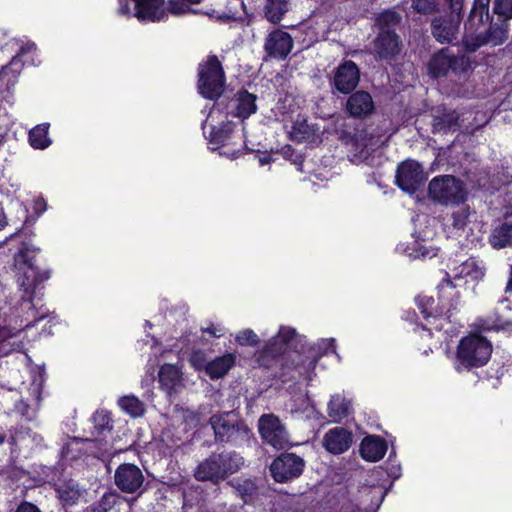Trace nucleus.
<instances>
[{"instance_id":"nucleus-1","label":"nucleus","mask_w":512,"mask_h":512,"mask_svg":"<svg viewBox=\"0 0 512 512\" xmlns=\"http://www.w3.org/2000/svg\"><path fill=\"white\" fill-rule=\"evenodd\" d=\"M36 251L24 245L15 255L13 263L14 278L23 292L22 299L31 301L39 286L49 278V273L41 271L35 264Z\"/></svg>"},{"instance_id":"nucleus-2","label":"nucleus","mask_w":512,"mask_h":512,"mask_svg":"<svg viewBox=\"0 0 512 512\" xmlns=\"http://www.w3.org/2000/svg\"><path fill=\"white\" fill-rule=\"evenodd\" d=\"M225 73L220 60L215 55H209L198 66L199 93L207 99L220 97L225 87Z\"/></svg>"},{"instance_id":"nucleus-3","label":"nucleus","mask_w":512,"mask_h":512,"mask_svg":"<svg viewBox=\"0 0 512 512\" xmlns=\"http://www.w3.org/2000/svg\"><path fill=\"white\" fill-rule=\"evenodd\" d=\"M209 422L217 442L238 445L250 437L248 426L233 411L214 414Z\"/></svg>"},{"instance_id":"nucleus-4","label":"nucleus","mask_w":512,"mask_h":512,"mask_svg":"<svg viewBox=\"0 0 512 512\" xmlns=\"http://www.w3.org/2000/svg\"><path fill=\"white\" fill-rule=\"evenodd\" d=\"M429 198L442 205H459L466 201L467 190L462 181L452 175L434 177L428 185Z\"/></svg>"},{"instance_id":"nucleus-5","label":"nucleus","mask_w":512,"mask_h":512,"mask_svg":"<svg viewBox=\"0 0 512 512\" xmlns=\"http://www.w3.org/2000/svg\"><path fill=\"white\" fill-rule=\"evenodd\" d=\"M491 354V343L485 337L477 334L462 338L457 347V360L467 369L484 366L489 361Z\"/></svg>"},{"instance_id":"nucleus-6","label":"nucleus","mask_w":512,"mask_h":512,"mask_svg":"<svg viewBox=\"0 0 512 512\" xmlns=\"http://www.w3.org/2000/svg\"><path fill=\"white\" fill-rule=\"evenodd\" d=\"M463 0H450V12L432 20V34L440 43H450L456 38L462 20Z\"/></svg>"},{"instance_id":"nucleus-7","label":"nucleus","mask_w":512,"mask_h":512,"mask_svg":"<svg viewBox=\"0 0 512 512\" xmlns=\"http://www.w3.org/2000/svg\"><path fill=\"white\" fill-rule=\"evenodd\" d=\"M120 15L156 22L165 16L164 0H119Z\"/></svg>"},{"instance_id":"nucleus-8","label":"nucleus","mask_w":512,"mask_h":512,"mask_svg":"<svg viewBox=\"0 0 512 512\" xmlns=\"http://www.w3.org/2000/svg\"><path fill=\"white\" fill-rule=\"evenodd\" d=\"M259 433L263 441L276 449L289 446V434L278 416L263 414L258 420Z\"/></svg>"},{"instance_id":"nucleus-9","label":"nucleus","mask_w":512,"mask_h":512,"mask_svg":"<svg viewBox=\"0 0 512 512\" xmlns=\"http://www.w3.org/2000/svg\"><path fill=\"white\" fill-rule=\"evenodd\" d=\"M304 461L293 453H284L277 457L270 466V471L277 482H286L300 476Z\"/></svg>"},{"instance_id":"nucleus-10","label":"nucleus","mask_w":512,"mask_h":512,"mask_svg":"<svg viewBox=\"0 0 512 512\" xmlns=\"http://www.w3.org/2000/svg\"><path fill=\"white\" fill-rule=\"evenodd\" d=\"M395 178L399 188L410 194L414 193L426 179L422 166L414 160L402 162L397 168Z\"/></svg>"},{"instance_id":"nucleus-11","label":"nucleus","mask_w":512,"mask_h":512,"mask_svg":"<svg viewBox=\"0 0 512 512\" xmlns=\"http://www.w3.org/2000/svg\"><path fill=\"white\" fill-rule=\"evenodd\" d=\"M114 481L122 492L135 493L142 487L144 475L137 465L124 463L116 469Z\"/></svg>"},{"instance_id":"nucleus-12","label":"nucleus","mask_w":512,"mask_h":512,"mask_svg":"<svg viewBox=\"0 0 512 512\" xmlns=\"http://www.w3.org/2000/svg\"><path fill=\"white\" fill-rule=\"evenodd\" d=\"M360 80L358 66L351 60L344 61L334 71L333 86L342 94L352 92Z\"/></svg>"},{"instance_id":"nucleus-13","label":"nucleus","mask_w":512,"mask_h":512,"mask_svg":"<svg viewBox=\"0 0 512 512\" xmlns=\"http://www.w3.org/2000/svg\"><path fill=\"white\" fill-rule=\"evenodd\" d=\"M293 48V39L285 31L276 29L266 38L264 44L265 52L273 58L284 59Z\"/></svg>"},{"instance_id":"nucleus-14","label":"nucleus","mask_w":512,"mask_h":512,"mask_svg":"<svg viewBox=\"0 0 512 512\" xmlns=\"http://www.w3.org/2000/svg\"><path fill=\"white\" fill-rule=\"evenodd\" d=\"M399 36L392 30L380 31L374 41V51L381 60H392L401 51Z\"/></svg>"},{"instance_id":"nucleus-15","label":"nucleus","mask_w":512,"mask_h":512,"mask_svg":"<svg viewBox=\"0 0 512 512\" xmlns=\"http://www.w3.org/2000/svg\"><path fill=\"white\" fill-rule=\"evenodd\" d=\"M374 108L371 95L365 91L353 93L346 101V112L353 118L364 119L373 113Z\"/></svg>"},{"instance_id":"nucleus-16","label":"nucleus","mask_w":512,"mask_h":512,"mask_svg":"<svg viewBox=\"0 0 512 512\" xmlns=\"http://www.w3.org/2000/svg\"><path fill=\"white\" fill-rule=\"evenodd\" d=\"M352 444V434L343 427L330 429L323 437V446L332 454L347 451Z\"/></svg>"},{"instance_id":"nucleus-17","label":"nucleus","mask_w":512,"mask_h":512,"mask_svg":"<svg viewBox=\"0 0 512 512\" xmlns=\"http://www.w3.org/2000/svg\"><path fill=\"white\" fill-rule=\"evenodd\" d=\"M194 477L198 481H210L214 484L222 481L218 454H212L201 461L194 470Z\"/></svg>"},{"instance_id":"nucleus-18","label":"nucleus","mask_w":512,"mask_h":512,"mask_svg":"<svg viewBox=\"0 0 512 512\" xmlns=\"http://www.w3.org/2000/svg\"><path fill=\"white\" fill-rule=\"evenodd\" d=\"M485 273V265L475 258H469L453 269L455 279H465L473 282L483 280Z\"/></svg>"},{"instance_id":"nucleus-19","label":"nucleus","mask_w":512,"mask_h":512,"mask_svg":"<svg viewBox=\"0 0 512 512\" xmlns=\"http://www.w3.org/2000/svg\"><path fill=\"white\" fill-rule=\"evenodd\" d=\"M386 450V442L378 436L365 437L360 445L361 456L370 462H376L382 459Z\"/></svg>"},{"instance_id":"nucleus-20","label":"nucleus","mask_w":512,"mask_h":512,"mask_svg":"<svg viewBox=\"0 0 512 512\" xmlns=\"http://www.w3.org/2000/svg\"><path fill=\"white\" fill-rule=\"evenodd\" d=\"M256 96L247 92L240 91L231 101V113L239 118L246 119L256 112Z\"/></svg>"},{"instance_id":"nucleus-21","label":"nucleus","mask_w":512,"mask_h":512,"mask_svg":"<svg viewBox=\"0 0 512 512\" xmlns=\"http://www.w3.org/2000/svg\"><path fill=\"white\" fill-rule=\"evenodd\" d=\"M460 127L459 115L453 110H443L433 118L432 131L433 133H447L455 131Z\"/></svg>"},{"instance_id":"nucleus-22","label":"nucleus","mask_w":512,"mask_h":512,"mask_svg":"<svg viewBox=\"0 0 512 512\" xmlns=\"http://www.w3.org/2000/svg\"><path fill=\"white\" fill-rule=\"evenodd\" d=\"M289 8L288 0H264L262 11L268 22L278 24L289 11Z\"/></svg>"},{"instance_id":"nucleus-23","label":"nucleus","mask_w":512,"mask_h":512,"mask_svg":"<svg viewBox=\"0 0 512 512\" xmlns=\"http://www.w3.org/2000/svg\"><path fill=\"white\" fill-rule=\"evenodd\" d=\"M235 355L232 353L224 354L215 358L206 365V373L211 379L223 377L234 365Z\"/></svg>"},{"instance_id":"nucleus-24","label":"nucleus","mask_w":512,"mask_h":512,"mask_svg":"<svg viewBox=\"0 0 512 512\" xmlns=\"http://www.w3.org/2000/svg\"><path fill=\"white\" fill-rule=\"evenodd\" d=\"M158 376L161 387L169 394L181 383V372L172 364H164Z\"/></svg>"},{"instance_id":"nucleus-25","label":"nucleus","mask_w":512,"mask_h":512,"mask_svg":"<svg viewBox=\"0 0 512 512\" xmlns=\"http://www.w3.org/2000/svg\"><path fill=\"white\" fill-rule=\"evenodd\" d=\"M490 0H474L469 19L467 21L468 29H472L476 24H487L491 21L489 14Z\"/></svg>"},{"instance_id":"nucleus-26","label":"nucleus","mask_w":512,"mask_h":512,"mask_svg":"<svg viewBox=\"0 0 512 512\" xmlns=\"http://www.w3.org/2000/svg\"><path fill=\"white\" fill-rule=\"evenodd\" d=\"M218 457L223 480L238 472L244 464L243 458L236 452H223Z\"/></svg>"},{"instance_id":"nucleus-27","label":"nucleus","mask_w":512,"mask_h":512,"mask_svg":"<svg viewBox=\"0 0 512 512\" xmlns=\"http://www.w3.org/2000/svg\"><path fill=\"white\" fill-rule=\"evenodd\" d=\"M450 68V55L445 50H441L439 53L433 55L428 65L429 74L434 78L447 75Z\"/></svg>"},{"instance_id":"nucleus-28","label":"nucleus","mask_w":512,"mask_h":512,"mask_svg":"<svg viewBox=\"0 0 512 512\" xmlns=\"http://www.w3.org/2000/svg\"><path fill=\"white\" fill-rule=\"evenodd\" d=\"M289 135L293 141L304 142L314 138L315 130L306 119L298 117L293 122Z\"/></svg>"},{"instance_id":"nucleus-29","label":"nucleus","mask_w":512,"mask_h":512,"mask_svg":"<svg viewBox=\"0 0 512 512\" xmlns=\"http://www.w3.org/2000/svg\"><path fill=\"white\" fill-rule=\"evenodd\" d=\"M118 405L133 418L142 417L145 413L144 402L132 394L119 398Z\"/></svg>"},{"instance_id":"nucleus-30","label":"nucleus","mask_w":512,"mask_h":512,"mask_svg":"<svg viewBox=\"0 0 512 512\" xmlns=\"http://www.w3.org/2000/svg\"><path fill=\"white\" fill-rule=\"evenodd\" d=\"M494 248H504L512 244V223H503L495 228L490 240Z\"/></svg>"},{"instance_id":"nucleus-31","label":"nucleus","mask_w":512,"mask_h":512,"mask_svg":"<svg viewBox=\"0 0 512 512\" xmlns=\"http://www.w3.org/2000/svg\"><path fill=\"white\" fill-rule=\"evenodd\" d=\"M350 403L343 397L333 396L328 405V415L333 421H341L349 414Z\"/></svg>"},{"instance_id":"nucleus-32","label":"nucleus","mask_w":512,"mask_h":512,"mask_svg":"<svg viewBox=\"0 0 512 512\" xmlns=\"http://www.w3.org/2000/svg\"><path fill=\"white\" fill-rule=\"evenodd\" d=\"M173 420L177 423L181 422L182 424H184V432H187L188 430L195 428L200 424L199 414L193 410L184 408L175 409L173 414Z\"/></svg>"},{"instance_id":"nucleus-33","label":"nucleus","mask_w":512,"mask_h":512,"mask_svg":"<svg viewBox=\"0 0 512 512\" xmlns=\"http://www.w3.org/2000/svg\"><path fill=\"white\" fill-rule=\"evenodd\" d=\"M49 124H40L29 132V142L35 149H45L51 144L48 138Z\"/></svg>"},{"instance_id":"nucleus-34","label":"nucleus","mask_w":512,"mask_h":512,"mask_svg":"<svg viewBox=\"0 0 512 512\" xmlns=\"http://www.w3.org/2000/svg\"><path fill=\"white\" fill-rule=\"evenodd\" d=\"M479 24H476L472 29L469 28V25L467 26V23L465 24V34L463 36V46L464 49L468 52H475L480 47L487 45V41H485L484 33H478L474 34L473 30L477 29V26Z\"/></svg>"},{"instance_id":"nucleus-35","label":"nucleus","mask_w":512,"mask_h":512,"mask_svg":"<svg viewBox=\"0 0 512 512\" xmlns=\"http://www.w3.org/2000/svg\"><path fill=\"white\" fill-rule=\"evenodd\" d=\"M483 33L487 44L492 46L501 45L506 41L508 36L507 27L498 24L490 25V27Z\"/></svg>"},{"instance_id":"nucleus-36","label":"nucleus","mask_w":512,"mask_h":512,"mask_svg":"<svg viewBox=\"0 0 512 512\" xmlns=\"http://www.w3.org/2000/svg\"><path fill=\"white\" fill-rule=\"evenodd\" d=\"M401 17L398 13L392 10H386L379 14L376 23L380 31L391 30L400 23Z\"/></svg>"},{"instance_id":"nucleus-37","label":"nucleus","mask_w":512,"mask_h":512,"mask_svg":"<svg viewBox=\"0 0 512 512\" xmlns=\"http://www.w3.org/2000/svg\"><path fill=\"white\" fill-rule=\"evenodd\" d=\"M59 498L65 505L75 504L81 496L80 490L72 483H67L58 488Z\"/></svg>"},{"instance_id":"nucleus-38","label":"nucleus","mask_w":512,"mask_h":512,"mask_svg":"<svg viewBox=\"0 0 512 512\" xmlns=\"http://www.w3.org/2000/svg\"><path fill=\"white\" fill-rule=\"evenodd\" d=\"M296 336L297 333L295 329L291 327H281L278 335L273 339V345L278 347L273 350L280 352L284 346L291 344Z\"/></svg>"},{"instance_id":"nucleus-39","label":"nucleus","mask_w":512,"mask_h":512,"mask_svg":"<svg viewBox=\"0 0 512 512\" xmlns=\"http://www.w3.org/2000/svg\"><path fill=\"white\" fill-rule=\"evenodd\" d=\"M471 211L469 207H462L454 211L451 215L452 226L456 230H463L468 222Z\"/></svg>"},{"instance_id":"nucleus-40","label":"nucleus","mask_w":512,"mask_h":512,"mask_svg":"<svg viewBox=\"0 0 512 512\" xmlns=\"http://www.w3.org/2000/svg\"><path fill=\"white\" fill-rule=\"evenodd\" d=\"M451 68L450 71L458 74L467 72L471 68L470 59L466 55L452 56L450 55Z\"/></svg>"},{"instance_id":"nucleus-41","label":"nucleus","mask_w":512,"mask_h":512,"mask_svg":"<svg viewBox=\"0 0 512 512\" xmlns=\"http://www.w3.org/2000/svg\"><path fill=\"white\" fill-rule=\"evenodd\" d=\"M235 340L242 346H255L259 343V338L256 333L251 329H244L240 331Z\"/></svg>"},{"instance_id":"nucleus-42","label":"nucleus","mask_w":512,"mask_h":512,"mask_svg":"<svg viewBox=\"0 0 512 512\" xmlns=\"http://www.w3.org/2000/svg\"><path fill=\"white\" fill-rule=\"evenodd\" d=\"M494 12L504 20L512 18V0H495Z\"/></svg>"},{"instance_id":"nucleus-43","label":"nucleus","mask_w":512,"mask_h":512,"mask_svg":"<svg viewBox=\"0 0 512 512\" xmlns=\"http://www.w3.org/2000/svg\"><path fill=\"white\" fill-rule=\"evenodd\" d=\"M93 421L98 433L110 432L112 429L110 418L104 412H96Z\"/></svg>"},{"instance_id":"nucleus-44","label":"nucleus","mask_w":512,"mask_h":512,"mask_svg":"<svg viewBox=\"0 0 512 512\" xmlns=\"http://www.w3.org/2000/svg\"><path fill=\"white\" fill-rule=\"evenodd\" d=\"M201 1L202 0H184V2L179 3L170 1L169 11L174 15H181L189 11V6L187 3L198 4Z\"/></svg>"},{"instance_id":"nucleus-45","label":"nucleus","mask_w":512,"mask_h":512,"mask_svg":"<svg viewBox=\"0 0 512 512\" xmlns=\"http://www.w3.org/2000/svg\"><path fill=\"white\" fill-rule=\"evenodd\" d=\"M412 6L421 14H430L435 10V3L432 0H413Z\"/></svg>"},{"instance_id":"nucleus-46","label":"nucleus","mask_w":512,"mask_h":512,"mask_svg":"<svg viewBox=\"0 0 512 512\" xmlns=\"http://www.w3.org/2000/svg\"><path fill=\"white\" fill-rule=\"evenodd\" d=\"M190 363L195 369L200 370L204 368L206 370L207 362L205 353L200 350L193 352L190 357Z\"/></svg>"},{"instance_id":"nucleus-47","label":"nucleus","mask_w":512,"mask_h":512,"mask_svg":"<svg viewBox=\"0 0 512 512\" xmlns=\"http://www.w3.org/2000/svg\"><path fill=\"white\" fill-rule=\"evenodd\" d=\"M419 307L422 309V313L424 314L425 318H428L430 316H433L432 314V305L434 303V299L431 297H419L417 299Z\"/></svg>"},{"instance_id":"nucleus-48","label":"nucleus","mask_w":512,"mask_h":512,"mask_svg":"<svg viewBox=\"0 0 512 512\" xmlns=\"http://www.w3.org/2000/svg\"><path fill=\"white\" fill-rule=\"evenodd\" d=\"M34 49H35V44L34 43H28L25 46L21 47L20 52L10 62V67L17 65V63L19 61L18 57L20 55H24V54H26V53L34 50Z\"/></svg>"},{"instance_id":"nucleus-49","label":"nucleus","mask_w":512,"mask_h":512,"mask_svg":"<svg viewBox=\"0 0 512 512\" xmlns=\"http://www.w3.org/2000/svg\"><path fill=\"white\" fill-rule=\"evenodd\" d=\"M438 289L440 298H444L447 290L453 289L452 281L449 278L443 279V281L439 284Z\"/></svg>"},{"instance_id":"nucleus-50","label":"nucleus","mask_w":512,"mask_h":512,"mask_svg":"<svg viewBox=\"0 0 512 512\" xmlns=\"http://www.w3.org/2000/svg\"><path fill=\"white\" fill-rule=\"evenodd\" d=\"M202 331L209 333L213 337H220L223 335V328L215 325H210L207 328H202Z\"/></svg>"},{"instance_id":"nucleus-51","label":"nucleus","mask_w":512,"mask_h":512,"mask_svg":"<svg viewBox=\"0 0 512 512\" xmlns=\"http://www.w3.org/2000/svg\"><path fill=\"white\" fill-rule=\"evenodd\" d=\"M16 512H41L35 505L24 502L16 510Z\"/></svg>"},{"instance_id":"nucleus-52","label":"nucleus","mask_w":512,"mask_h":512,"mask_svg":"<svg viewBox=\"0 0 512 512\" xmlns=\"http://www.w3.org/2000/svg\"><path fill=\"white\" fill-rule=\"evenodd\" d=\"M320 346H323L325 349L324 353H327L328 348H332L333 352H335V339L329 338V339H322L319 343Z\"/></svg>"},{"instance_id":"nucleus-53","label":"nucleus","mask_w":512,"mask_h":512,"mask_svg":"<svg viewBox=\"0 0 512 512\" xmlns=\"http://www.w3.org/2000/svg\"><path fill=\"white\" fill-rule=\"evenodd\" d=\"M11 70L10 67H4L1 71H0V80L6 78L9 74V71Z\"/></svg>"},{"instance_id":"nucleus-54","label":"nucleus","mask_w":512,"mask_h":512,"mask_svg":"<svg viewBox=\"0 0 512 512\" xmlns=\"http://www.w3.org/2000/svg\"><path fill=\"white\" fill-rule=\"evenodd\" d=\"M506 292L512 293V266H511V272H510V279H509L508 284L506 286Z\"/></svg>"},{"instance_id":"nucleus-55","label":"nucleus","mask_w":512,"mask_h":512,"mask_svg":"<svg viewBox=\"0 0 512 512\" xmlns=\"http://www.w3.org/2000/svg\"><path fill=\"white\" fill-rule=\"evenodd\" d=\"M181 440H182V439H181V437H180V436H177V437H176V439L171 438V443H172L173 445H178V443H179V442H181Z\"/></svg>"},{"instance_id":"nucleus-56","label":"nucleus","mask_w":512,"mask_h":512,"mask_svg":"<svg viewBox=\"0 0 512 512\" xmlns=\"http://www.w3.org/2000/svg\"><path fill=\"white\" fill-rule=\"evenodd\" d=\"M214 140L217 141V142H221V141H223V137L222 136H218L217 133H215Z\"/></svg>"},{"instance_id":"nucleus-57","label":"nucleus","mask_w":512,"mask_h":512,"mask_svg":"<svg viewBox=\"0 0 512 512\" xmlns=\"http://www.w3.org/2000/svg\"><path fill=\"white\" fill-rule=\"evenodd\" d=\"M169 433H170V431L166 430L165 432H163V437L169 438Z\"/></svg>"},{"instance_id":"nucleus-58","label":"nucleus","mask_w":512,"mask_h":512,"mask_svg":"<svg viewBox=\"0 0 512 512\" xmlns=\"http://www.w3.org/2000/svg\"><path fill=\"white\" fill-rule=\"evenodd\" d=\"M101 449H102L103 451H107V443H105V444H102V443H101Z\"/></svg>"},{"instance_id":"nucleus-59","label":"nucleus","mask_w":512,"mask_h":512,"mask_svg":"<svg viewBox=\"0 0 512 512\" xmlns=\"http://www.w3.org/2000/svg\"><path fill=\"white\" fill-rule=\"evenodd\" d=\"M315 365H316V361H311V362H310V366L312 367V369H314V368H315Z\"/></svg>"},{"instance_id":"nucleus-60","label":"nucleus","mask_w":512,"mask_h":512,"mask_svg":"<svg viewBox=\"0 0 512 512\" xmlns=\"http://www.w3.org/2000/svg\"><path fill=\"white\" fill-rule=\"evenodd\" d=\"M3 441H4V436H1V435H0V444H2V443H3Z\"/></svg>"}]
</instances>
